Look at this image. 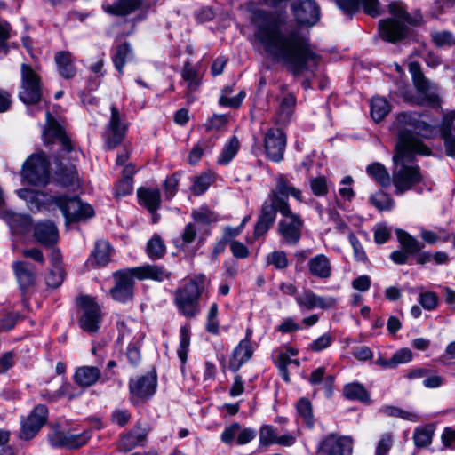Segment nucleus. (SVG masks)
<instances>
[{
  "label": "nucleus",
  "instance_id": "21",
  "mask_svg": "<svg viewBox=\"0 0 455 455\" xmlns=\"http://www.w3.org/2000/svg\"><path fill=\"white\" fill-rule=\"evenodd\" d=\"M149 430L148 424L138 420L129 432L120 436L117 445L118 450L128 452L137 446H143Z\"/></svg>",
  "mask_w": 455,
  "mask_h": 455
},
{
  "label": "nucleus",
  "instance_id": "2",
  "mask_svg": "<svg viewBox=\"0 0 455 455\" xmlns=\"http://www.w3.org/2000/svg\"><path fill=\"white\" fill-rule=\"evenodd\" d=\"M290 195L302 202L301 190L290 184L285 177L280 176L276 180L275 188L271 189L261 205L254 227L253 235L255 238L264 236L267 233L274 225L279 212L283 218L278 222V234L283 242L290 246L299 243L304 221L299 214L291 211L288 203Z\"/></svg>",
  "mask_w": 455,
  "mask_h": 455
},
{
  "label": "nucleus",
  "instance_id": "23",
  "mask_svg": "<svg viewBox=\"0 0 455 455\" xmlns=\"http://www.w3.org/2000/svg\"><path fill=\"white\" fill-rule=\"evenodd\" d=\"M43 136L46 143H50L53 140H59L63 147V150L66 152H70L73 149L69 137L49 111L46 112V125L44 129Z\"/></svg>",
  "mask_w": 455,
  "mask_h": 455
},
{
  "label": "nucleus",
  "instance_id": "28",
  "mask_svg": "<svg viewBox=\"0 0 455 455\" xmlns=\"http://www.w3.org/2000/svg\"><path fill=\"white\" fill-rule=\"evenodd\" d=\"M2 218L13 234L25 235L28 233L31 228L32 220L28 214H20L11 211H5L2 213Z\"/></svg>",
  "mask_w": 455,
  "mask_h": 455
},
{
  "label": "nucleus",
  "instance_id": "62",
  "mask_svg": "<svg viewBox=\"0 0 455 455\" xmlns=\"http://www.w3.org/2000/svg\"><path fill=\"white\" fill-rule=\"evenodd\" d=\"M348 240H349L350 244L353 247L355 259L357 261H362V262L366 261L367 256L364 251V249L354 233L349 234Z\"/></svg>",
  "mask_w": 455,
  "mask_h": 455
},
{
  "label": "nucleus",
  "instance_id": "22",
  "mask_svg": "<svg viewBox=\"0 0 455 455\" xmlns=\"http://www.w3.org/2000/svg\"><path fill=\"white\" fill-rule=\"evenodd\" d=\"M338 7L347 15H353L362 6L364 13L371 17L381 14L379 0H334Z\"/></svg>",
  "mask_w": 455,
  "mask_h": 455
},
{
  "label": "nucleus",
  "instance_id": "8",
  "mask_svg": "<svg viewBox=\"0 0 455 455\" xmlns=\"http://www.w3.org/2000/svg\"><path fill=\"white\" fill-rule=\"evenodd\" d=\"M18 96L26 105L39 103L43 96V84L39 75L26 63L20 66V87Z\"/></svg>",
  "mask_w": 455,
  "mask_h": 455
},
{
  "label": "nucleus",
  "instance_id": "29",
  "mask_svg": "<svg viewBox=\"0 0 455 455\" xmlns=\"http://www.w3.org/2000/svg\"><path fill=\"white\" fill-rule=\"evenodd\" d=\"M309 274L318 279L326 280L332 275V267L330 259L324 254H317L309 259L307 262Z\"/></svg>",
  "mask_w": 455,
  "mask_h": 455
},
{
  "label": "nucleus",
  "instance_id": "20",
  "mask_svg": "<svg viewBox=\"0 0 455 455\" xmlns=\"http://www.w3.org/2000/svg\"><path fill=\"white\" fill-rule=\"evenodd\" d=\"M47 417V407L44 404L36 405L27 419L22 423L20 432V439L28 441L34 438L46 422Z\"/></svg>",
  "mask_w": 455,
  "mask_h": 455
},
{
  "label": "nucleus",
  "instance_id": "40",
  "mask_svg": "<svg viewBox=\"0 0 455 455\" xmlns=\"http://www.w3.org/2000/svg\"><path fill=\"white\" fill-rule=\"evenodd\" d=\"M111 245L108 242L101 240L95 243L91 256L98 266H105L110 260Z\"/></svg>",
  "mask_w": 455,
  "mask_h": 455
},
{
  "label": "nucleus",
  "instance_id": "46",
  "mask_svg": "<svg viewBox=\"0 0 455 455\" xmlns=\"http://www.w3.org/2000/svg\"><path fill=\"white\" fill-rule=\"evenodd\" d=\"M181 77L188 83V89L191 92L196 91L201 84V78L198 72L189 62H186L184 64L181 70Z\"/></svg>",
  "mask_w": 455,
  "mask_h": 455
},
{
  "label": "nucleus",
  "instance_id": "54",
  "mask_svg": "<svg viewBox=\"0 0 455 455\" xmlns=\"http://www.w3.org/2000/svg\"><path fill=\"white\" fill-rule=\"evenodd\" d=\"M432 41L439 47L455 44V36L447 30L434 31L431 33Z\"/></svg>",
  "mask_w": 455,
  "mask_h": 455
},
{
  "label": "nucleus",
  "instance_id": "3",
  "mask_svg": "<svg viewBox=\"0 0 455 455\" xmlns=\"http://www.w3.org/2000/svg\"><path fill=\"white\" fill-rule=\"evenodd\" d=\"M398 140L395 146L404 144L408 149L418 152L420 156H430L432 150L419 139L414 136L417 132L420 136L430 139L433 137L435 127L421 120V114L418 112H402L396 116Z\"/></svg>",
  "mask_w": 455,
  "mask_h": 455
},
{
  "label": "nucleus",
  "instance_id": "17",
  "mask_svg": "<svg viewBox=\"0 0 455 455\" xmlns=\"http://www.w3.org/2000/svg\"><path fill=\"white\" fill-rule=\"evenodd\" d=\"M287 144L284 132L277 127L269 128L264 136V148L269 160L279 163L283 159Z\"/></svg>",
  "mask_w": 455,
  "mask_h": 455
},
{
  "label": "nucleus",
  "instance_id": "18",
  "mask_svg": "<svg viewBox=\"0 0 455 455\" xmlns=\"http://www.w3.org/2000/svg\"><path fill=\"white\" fill-rule=\"evenodd\" d=\"M291 9L300 26L312 27L320 20V7L315 0H295Z\"/></svg>",
  "mask_w": 455,
  "mask_h": 455
},
{
  "label": "nucleus",
  "instance_id": "35",
  "mask_svg": "<svg viewBox=\"0 0 455 455\" xmlns=\"http://www.w3.org/2000/svg\"><path fill=\"white\" fill-rule=\"evenodd\" d=\"M396 235L402 249L410 256L417 255L424 248V243L418 241L415 237L404 230L397 229Z\"/></svg>",
  "mask_w": 455,
  "mask_h": 455
},
{
  "label": "nucleus",
  "instance_id": "37",
  "mask_svg": "<svg viewBox=\"0 0 455 455\" xmlns=\"http://www.w3.org/2000/svg\"><path fill=\"white\" fill-rule=\"evenodd\" d=\"M56 180L63 187L74 186L78 181V174L73 164H60L56 171Z\"/></svg>",
  "mask_w": 455,
  "mask_h": 455
},
{
  "label": "nucleus",
  "instance_id": "47",
  "mask_svg": "<svg viewBox=\"0 0 455 455\" xmlns=\"http://www.w3.org/2000/svg\"><path fill=\"white\" fill-rule=\"evenodd\" d=\"M371 204L379 211H389L394 206V200L389 194L379 190L370 196Z\"/></svg>",
  "mask_w": 455,
  "mask_h": 455
},
{
  "label": "nucleus",
  "instance_id": "12",
  "mask_svg": "<svg viewBox=\"0 0 455 455\" xmlns=\"http://www.w3.org/2000/svg\"><path fill=\"white\" fill-rule=\"evenodd\" d=\"M114 287L110 290L113 299L121 303H126L133 298L135 284V270L133 267L116 271L113 274Z\"/></svg>",
  "mask_w": 455,
  "mask_h": 455
},
{
  "label": "nucleus",
  "instance_id": "36",
  "mask_svg": "<svg viewBox=\"0 0 455 455\" xmlns=\"http://www.w3.org/2000/svg\"><path fill=\"white\" fill-rule=\"evenodd\" d=\"M296 106V97L292 93L284 95L279 104L277 121L280 124L290 122Z\"/></svg>",
  "mask_w": 455,
  "mask_h": 455
},
{
  "label": "nucleus",
  "instance_id": "58",
  "mask_svg": "<svg viewBox=\"0 0 455 455\" xmlns=\"http://www.w3.org/2000/svg\"><path fill=\"white\" fill-rule=\"evenodd\" d=\"M267 263L274 265L277 269H284L288 267L289 260L283 251H275L267 256Z\"/></svg>",
  "mask_w": 455,
  "mask_h": 455
},
{
  "label": "nucleus",
  "instance_id": "34",
  "mask_svg": "<svg viewBox=\"0 0 455 455\" xmlns=\"http://www.w3.org/2000/svg\"><path fill=\"white\" fill-rule=\"evenodd\" d=\"M140 204L144 205L150 213H155L161 204V196L158 189L144 188L138 189Z\"/></svg>",
  "mask_w": 455,
  "mask_h": 455
},
{
  "label": "nucleus",
  "instance_id": "13",
  "mask_svg": "<svg viewBox=\"0 0 455 455\" xmlns=\"http://www.w3.org/2000/svg\"><path fill=\"white\" fill-rule=\"evenodd\" d=\"M409 71L412 77L413 84L417 92L421 95L423 100L433 108L440 107L441 100L436 92L435 87L424 76L419 63L413 61L409 64Z\"/></svg>",
  "mask_w": 455,
  "mask_h": 455
},
{
  "label": "nucleus",
  "instance_id": "63",
  "mask_svg": "<svg viewBox=\"0 0 455 455\" xmlns=\"http://www.w3.org/2000/svg\"><path fill=\"white\" fill-rule=\"evenodd\" d=\"M140 344L139 341L132 342L129 344L126 351V357L128 362L132 366H137L140 362Z\"/></svg>",
  "mask_w": 455,
  "mask_h": 455
},
{
  "label": "nucleus",
  "instance_id": "11",
  "mask_svg": "<svg viewBox=\"0 0 455 455\" xmlns=\"http://www.w3.org/2000/svg\"><path fill=\"white\" fill-rule=\"evenodd\" d=\"M79 305L82 310L78 320L79 326L88 333L98 332L102 319L101 309L98 303L93 298L84 295L79 299Z\"/></svg>",
  "mask_w": 455,
  "mask_h": 455
},
{
  "label": "nucleus",
  "instance_id": "1",
  "mask_svg": "<svg viewBox=\"0 0 455 455\" xmlns=\"http://www.w3.org/2000/svg\"><path fill=\"white\" fill-rule=\"evenodd\" d=\"M251 22L253 39L267 57L286 68L294 76L314 70L322 57L312 47L309 37L299 28H283L285 18L266 9H254Z\"/></svg>",
  "mask_w": 455,
  "mask_h": 455
},
{
  "label": "nucleus",
  "instance_id": "10",
  "mask_svg": "<svg viewBox=\"0 0 455 455\" xmlns=\"http://www.w3.org/2000/svg\"><path fill=\"white\" fill-rule=\"evenodd\" d=\"M51 202L60 208L68 222L85 220L94 215L93 208L77 196H54Z\"/></svg>",
  "mask_w": 455,
  "mask_h": 455
},
{
  "label": "nucleus",
  "instance_id": "15",
  "mask_svg": "<svg viewBox=\"0 0 455 455\" xmlns=\"http://www.w3.org/2000/svg\"><path fill=\"white\" fill-rule=\"evenodd\" d=\"M157 378L155 373L142 375L129 381L131 401L133 403L150 399L156 393Z\"/></svg>",
  "mask_w": 455,
  "mask_h": 455
},
{
  "label": "nucleus",
  "instance_id": "27",
  "mask_svg": "<svg viewBox=\"0 0 455 455\" xmlns=\"http://www.w3.org/2000/svg\"><path fill=\"white\" fill-rule=\"evenodd\" d=\"M12 269L22 292L34 286L36 274L34 267L30 263L21 260L15 261L12 263Z\"/></svg>",
  "mask_w": 455,
  "mask_h": 455
},
{
  "label": "nucleus",
  "instance_id": "48",
  "mask_svg": "<svg viewBox=\"0 0 455 455\" xmlns=\"http://www.w3.org/2000/svg\"><path fill=\"white\" fill-rule=\"evenodd\" d=\"M190 344L189 331L186 327H181L180 331V345L177 350L178 356L181 362V371L188 359V352Z\"/></svg>",
  "mask_w": 455,
  "mask_h": 455
},
{
  "label": "nucleus",
  "instance_id": "39",
  "mask_svg": "<svg viewBox=\"0 0 455 455\" xmlns=\"http://www.w3.org/2000/svg\"><path fill=\"white\" fill-rule=\"evenodd\" d=\"M344 395L349 400H357L363 403H369L370 395L365 387L357 382L347 384L343 389Z\"/></svg>",
  "mask_w": 455,
  "mask_h": 455
},
{
  "label": "nucleus",
  "instance_id": "53",
  "mask_svg": "<svg viewBox=\"0 0 455 455\" xmlns=\"http://www.w3.org/2000/svg\"><path fill=\"white\" fill-rule=\"evenodd\" d=\"M240 430V424L234 422L229 426H227L220 435V440L222 443L228 445L236 444V438Z\"/></svg>",
  "mask_w": 455,
  "mask_h": 455
},
{
  "label": "nucleus",
  "instance_id": "30",
  "mask_svg": "<svg viewBox=\"0 0 455 455\" xmlns=\"http://www.w3.org/2000/svg\"><path fill=\"white\" fill-rule=\"evenodd\" d=\"M101 376L98 366H80L75 371L73 379L81 387H89L96 384Z\"/></svg>",
  "mask_w": 455,
  "mask_h": 455
},
{
  "label": "nucleus",
  "instance_id": "16",
  "mask_svg": "<svg viewBox=\"0 0 455 455\" xmlns=\"http://www.w3.org/2000/svg\"><path fill=\"white\" fill-rule=\"evenodd\" d=\"M110 111V119L104 135L105 148L108 150L114 149L122 143L127 131V124L122 120L118 108L112 105Z\"/></svg>",
  "mask_w": 455,
  "mask_h": 455
},
{
  "label": "nucleus",
  "instance_id": "61",
  "mask_svg": "<svg viewBox=\"0 0 455 455\" xmlns=\"http://www.w3.org/2000/svg\"><path fill=\"white\" fill-rule=\"evenodd\" d=\"M393 446V436L390 433H385L378 442L375 455H387Z\"/></svg>",
  "mask_w": 455,
  "mask_h": 455
},
{
  "label": "nucleus",
  "instance_id": "14",
  "mask_svg": "<svg viewBox=\"0 0 455 455\" xmlns=\"http://www.w3.org/2000/svg\"><path fill=\"white\" fill-rule=\"evenodd\" d=\"M91 437V430H84L80 434H72L55 428L48 435V442L52 448L76 450L85 445Z\"/></svg>",
  "mask_w": 455,
  "mask_h": 455
},
{
  "label": "nucleus",
  "instance_id": "44",
  "mask_svg": "<svg viewBox=\"0 0 455 455\" xmlns=\"http://www.w3.org/2000/svg\"><path fill=\"white\" fill-rule=\"evenodd\" d=\"M297 412L305 424L312 428L315 424L312 403L307 398H300L297 402Z\"/></svg>",
  "mask_w": 455,
  "mask_h": 455
},
{
  "label": "nucleus",
  "instance_id": "64",
  "mask_svg": "<svg viewBox=\"0 0 455 455\" xmlns=\"http://www.w3.org/2000/svg\"><path fill=\"white\" fill-rule=\"evenodd\" d=\"M419 304L427 310H432L438 304V297L435 292H422L419 299Z\"/></svg>",
  "mask_w": 455,
  "mask_h": 455
},
{
  "label": "nucleus",
  "instance_id": "25",
  "mask_svg": "<svg viewBox=\"0 0 455 455\" xmlns=\"http://www.w3.org/2000/svg\"><path fill=\"white\" fill-rule=\"evenodd\" d=\"M296 302L300 307H304L308 310L315 307L326 309L333 307L336 304V299L331 297H321L310 290H305L296 297Z\"/></svg>",
  "mask_w": 455,
  "mask_h": 455
},
{
  "label": "nucleus",
  "instance_id": "45",
  "mask_svg": "<svg viewBox=\"0 0 455 455\" xmlns=\"http://www.w3.org/2000/svg\"><path fill=\"white\" fill-rule=\"evenodd\" d=\"M239 148V140L233 136L223 147V149L217 160L219 164H228L237 154Z\"/></svg>",
  "mask_w": 455,
  "mask_h": 455
},
{
  "label": "nucleus",
  "instance_id": "5",
  "mask_svg": "<svg viewBox=\"0 0 455 455\" xmlns=\"http://www.w3.org/2000/svg\"><path fill=\"white\" fill-rule=\"evenodd\" d=\"M388 12L394 18L380 20L379 33L387 42L395 43L403 40L408 34L404 23L411 26H419L423 23V16L419 10L412 13L406 11L405 4L401 1H394L388 4Z\"/></svg>",
  "mask_w": 455,
  "mask_h": 455
},
{
  "label": "nucleus",
  "instance_id": "52",
  "mask_svg": "<svg viewBox=\"0 0 455 455\" xmlns=\"http://www.w3.org/2000/svg\"><path fill=\"white\" fill-rule=\"evenodd\" d=\"M18 195L20 198L25 199L28 203L31 204V208L33 205L39 209L41 204L43 203V198L45 195L42 192H38L29 188H22L18 191Z\"/></svg>",
  "mask_w": 455,
  "mask_h": 455
},
{
  "label": "nucleus",
  "instance_id": "26",
  "mask_svg": "<svg viewBox=\"0 0 455 455\" xmlns=\"http://www.w3.org/2000/svg\"><path fill=\"white\" fill-rule=\"evenodd\" d=\"M33 236L42 245L52 247L57 243L59 234L53 222L42 221L35 225Z\"/></svg>",
  "mask_w": 455,
  "mask_h": 455
},
{
  "label": "nucleus",
  "instance_id": "55",
  "mask_svg": "<svg viewBox=\"0 0 455 455\" xmlns=\"http://www.w3.org/2000/svg\"><path fill=\"white\" fill-rule=\"evenodd\" d=\"M219 307L217 303H212L207 314L206 331L212 334L219 333V321H218Z\"/></svg>",
  "mask_w": 455,
  "mask_h": 455
},
{
  "label": "nucleus",
  "instance_id": "56",
  "mask_svg": "<svg viewBox=\"0 0 455 455\" xmlns=\"http://www.w3.org/2000/svg\"><path fill=\"white\" fill-rule=\"evenodd\" d=\"M455 120V111L445 114L439 124V132L442 139L454 136L451 133L453 122Z\"/></svg>",
  "mask_w": 455,
  "mask_h": 455
},
{
  "label": "nucleus",
  "instance_id": "59",
  "mask_svg": "<svg viewBox=\"0 0 455 455\" xmlns=\"http://www.w3.org/2000/svg\"><path fill=\"white\" fill-rule=\"evenodd\" d=\"M64 280V272L60 267H55L54 269L51 270L46 277L45 282L48 287L57 288Z\"/></svg>",
  "mask_w": 455,
  "mask_h": 455
},
{
  "label": "nucleus",
  "instance_id": "51",
  "mask_svg": "<svg viewBox=\"0 0 455 455\" xmlns=\"http://www.w3.org/2000/svg\"><path fill=\"white\" fill-rule=\"evenodd\" d=\"M212 182V176L208 173H202L193 179L191 191L196 196L203 195Z\"/></svg>",
  "mask_w": 455,
  "mask_h": 455
},
{
  "label": "nucleus",
  "instance_id": "32",
  "mask_svg": "<svg viewBox=\"0 0 455 455\" xmlns=\"http://www.w3.org/2000/svg\"><path fill=\"white\" fill-rule=\"evenodd\" d=\"M133 268L135 275H137V279H152L162 282L165 279H169L171 276L169 271L158 265H146Z\"/></svg>",
  "mask_w": 455,
  "mask_h": 455
},
{
  "label": "nucleus",
  "instance_id": "24",
  "mask_svg": "<svg viewBox=\"0 0 455 455\" xmlns=\"http://www.w3.org/2000/svg\"><path fill=\"white\" fill-rule=\"evenodd\" d=\"M251 331L247 330L246 337L242 339L235 347L229 358L228 369L236 372L246 362H248L252 355L253 349L251 343Z\"/></svg>",
  "mask_w": 455,
  "mask_h": 455
},
{
  "label": "nucleus",
  "instance_id": "57",
  "mask_svg": "<svg viewBox=\"0 0 455 455\" xmlns=\"http://www.w3.org/2000/svg\"><path fill=\"white\" fill-rule=\"evenodd\" d=\"M310 188L316 196H323L328 193L327 179L324 176H318L310 179Z\"/></svg>",
  "mask_w": 455,
  "mask_h": 455
},
{
  "label": "nucleus",
  "instance_id": "9",
  "mask_svg": "<svg viewBox=\"0 0 455 455\" xmlns=\"http://www.w3.org/2000/svg\"><path fill=\"white\" fill-rule=\"evenodd\" d=\"M22 177L29 184L44 187L50 181V162L44 153L32 154L23 164Z\"/></svg>",
  "mask_w": 455,
  "mask_h": 455
},
{
  "label": "nucleus",
  "instance_id": "33",
  "mask_svg": "<svg viewBox=\"0 0 455 455\" xmlns=\"http://www.w3.org/2000/svg\"><path fill=\"white\" fill-rule=\"evenodd\" d=\"M55 62L59 74L64 79H71L76 76V70L73 64L72 55L69 52H58L55 54Z\"/></svg>",
  "mask_w": 455,
  "mask_h": 455
},
{
  "label": "nucleus",
  "instance_id": "31",
  "mask_svg": "<svg viewBox=\"0 0 455 455\" xmlns=\"http://www.w3.org/2000/svg\"><path fill=\"white\" fill-rule=\"evenodd\" d=\"M143 0H116L114 3H104L103 10L109 14L125 16L139 9Z\"/></svg>",
  "mask_w": 455,
  "mask_h": 455
},
{
  "label": "nucleus",
  "instance_id": "4",
  "mask_svg": "<svg viewBox=\"0 0 455 455\" xmlns=\"http://www.w3.org/2000/svg\"><path fill=\"white\" fill-rule=\"evenodd\" d=\"M416 155H419L417 151L408 149V146L404 144L395 146L391 182L395 188V193L397 196L409 191L423 180L419 166L409 164L414 162Z\"/></svg>",
  "mask_w": 455,
  "mask_h": 455
},
{
  "label": "nucleus",
  "instance_id": "38",
  "mask_svg": "<svg viewBox=\"0 0 455 455\" xmlns=\"http://www.w3.org/2000/svg\"><path fill=\"white\" fill-rule=\"evenodd\" d=\"M366 172L381 187L387 188L392 181V177L386 167L379 162L369 164Z\"/></svg>",
  "mask_w": 455,
  "mask_h": 455
},
{
  "label": "nucleus",
  "instance_id": "41",
  "mask_svg": "<svg viewBox=\"0 0 455 455\" xmlns=\"http://www.w3.org/2000/svg\"><path fill=\"white\" fill-rule=\"evenodd\" d=\"M133 57L131 45L128 43H124L116 47V51L113 55V62L115 68L118 70L119 74H123V68L126 61L132 60Z\"/></svg>",
  "mask_w": 455,
  "mask_h": 455
},
{
  "label": "nucleus",
  "instance_id": "42",
  "mask_svg": "<svg viewBox=\"0 0 455 455\" xmlns=\"http://www.w3.org/2000/svg\"><path fill=\"white\" fill-rule=\"evenodd\" d=\"M390 110V105L386 99L374 97L371 100V116L375 122L382 121Z\"/></svg>",
  "mask_w": 455,
  "mask_h": 455
},
{
  "label": "nucleus",
  "instance_id": "19",
  "mask_svg": "<svg viewBox=\"0 0 455 455\" xmlns=\"http://www.w3.org/2000/svg\"><path fill=\"white\" fill-rule=\"evenodd\" d=\"M353 440L349 436L331 434L317 448V455H352Z\"/></svg>",
  "mask_w": 455,
  "mask_h": 455
},
{
  "label": "nucleus",
  "instance_id": "6",
  "mask_svg": "<svg viewBox=\"0 0 455 455\" xmlns=\"http://www.w3.org/2000/svg\"><path fill=\"white\" fill-rule=\"evenodd\" d=\"M191 215L193 221L188 223L180 236L173 240V244L179 251H188L189 246L196 241L203 243L210 233L209 225L217 221L216 214L208 208L194 210Z\"/></svg>",
  "mask_w": 455,
  "mask_h": 455
},
{
  "label": "nucleus",
  "instance_id": "60",
  "mask_svg": "<svg viewBox=\"0 0 455 455\" xmlns=\"http://www.w3.org/2000/svg\"><path fill=\"white\" fill-rule=\"evenodd\" d=\"M179 179L180 175L178 173H174L166 178L164 183V192L167 199L170 200L175 196Z\"/></svg>",
  "mask_w": 455,
  "mask_h": 455
},
{
  "label": "nucleus",
  "instance_id": "43",
  "mask_svg": "<svg viewBox=\"0 0 455 455\" xmlns=\"http://www.w3.org/2000/svg\"><path fill=\"white\" fill-rule=\"evenodd\" d=\"M146 251L149 259L156 260L164 257L166 252L165 244L157 234H155L147 243Z\"/></svg>",
  "mask_w": 455,
  "mask_h": 455
},
{
  "label": "nucleus",
  "instance_id": "7",
  "mask_svg": "<svg viewBox=\"0 0 455 455\" xmlns=\"http://www.w3.org/2000/svg\"><path fill=\"white\" fill-rule=\"evenodd\" d=\"M204 291L203 278L196 277L186 282L174 292V304L179 313L187 318H195L201 312L199 299Z\"/></svg>",
  "mask_w": 455,
  "mask_h": 455
},
{
  "label": "nucleus",
  "instance_id": "50",
  "mask_svg": "<svg viewBox=\"0 0 455 455\" xmlns=\"http://www.w3.org/2000/svg\"><path fill=\"white\" fill-rule=\"evenodd\" d=\"M277 430L271 425H263L259 429V441L261 446H269L276 443Z\"/></svg>",
  "mask_w": 455,
  "mask_h": 455
},
{
  "label": "nucleus",
  "instance_id": "49",
  "mask_svg": "<svg viewBox=\"0 0 455 455\" xmlns=\"http://www.w3.org/2000/svg\"><path fill=\"white\" fill-rule=\"evenodd\" d=\"M433 430L429 427H417L413 434V441L418 448H425L432 442Z\"/></svg>",
  "mask_w": 455,
  "mask_h": 455
}]
</instances>
